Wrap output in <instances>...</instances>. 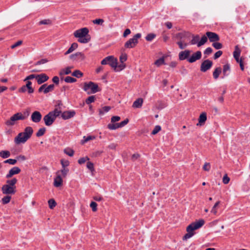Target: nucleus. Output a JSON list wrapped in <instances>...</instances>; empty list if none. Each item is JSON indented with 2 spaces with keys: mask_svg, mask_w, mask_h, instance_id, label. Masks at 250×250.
<instances>
[{
  "mask_svg": "<svg viewBox=\"0 0 250 250\" xmlns=\"http://www.w3.org/2000/svg\"><path fill=\"white\" fill-rule=\"evenodd\" d=\"M203 168L205 171H209L210 168V164L209 163H205Z\"/></svg>",
  "mask_w": 250,
  "mask_h": 250,
  "instance_id": "e2e57ef3",
  "label": "nucleus"
},
{
  "mask_svg": "<svg viewBox=\"0 0 250 250\" xmlns=\"http://www.w3.org/2000/svg\"><path fill=\"white\" fill-rule=\"evenodd\" d=\"M42 115L38 111H35L32 113L31 116V120L33 122L38 123L42 119Z\"/></svg>",
  "mask_w": 250,
  "mask_h": 250,
  "instance_id": "4468645a",
  "label": "nucleus"
},
{
  "mask_svg": "<svg viewBox=\"0 0 250 250\" xmlns=\"http://www.w3.org/2000/svg\"><path fill=\"white\" fill-rule=\"evenodd\" d=\"M46 131V129L45 127H42L40 128L38 132L36 133V136L38 137H41L44 135Z\"/></svg>",
  "mask_w": 250,
  "mask_h": 250,
  "instance_id": "c9c22d12",
  "label": "nucleus"
},
{
  "mask_svg": "<svg viewBox=\"0 0 250 250\" xmlns=\"http://www.w3.org/2000/svg\"><path fill=\"white\" fill-rule=\"evenodd\" d=\"M161 127L160 125H156L155 126L154 128L153 129V130H152V131L151 132V134L155 135L158 132H159L161 130Z\"/></svg>",
  "mask_w": 250,
  "mask_h": 250,
  "instance_id": "8fccbe9b",
  "label": "nucleus"
},
{
  "mask_svg": "<svg viewBox=\"0 0 250 250\" xmlns=\"http://www.w3.org/2000/svg\"><path fill=\"white\" fill-rule=\"evenodd\" d=\"M64 81L67 83H72L76 82V79L70 76L66 77L64 79Z\"/></svg>",
  "mask_w": 250,
  "mask_h": 250,
  "instance_id": "79ce46f5",
  "label": "nucleus"
},
{
  "mask_svg": "<svg viewBox=\"0 0 250 250\" xmlns=\"http://www.w3.org/2000/svg\"><path fill=\"white\" fill-rule=\"evenodd\" d=\"M90 207L92 208L93 211H96L97 210V204L95 202H91L90 204Z\"/></svg>",
  "mask_w": 250,
  "mask_h": 250,
  "instance_id": "5fc2aeb1",
  "label": "nucleus"
},
{
  "mask_svg": "<svg viewBox=\"0 0 250 250\" xmlns=\"http://www.w3.org/2000/svg\"><path fill=\"white\" fill-rule=\"evenodd\" d=\"M86 167L88 169H89L91 172L94 171V167L93 163L91 162H88L86 164Z\"/></svg>",
  "mask_w": 250,
  "mask_h": 250,
  "instance_id": "3c124183",
  "label": "nucleus"
},
{
  "mask_svg": "<svg viewBox=\"0 0 250 250\" xmlns=\"http://www.w3.org/2000/svg\"><path fill=\"white\" fill-rule=\"evenodd\" d=\"M17 162V159H9L4 161V163L5 164H9L12 165H14L16 164Z\"/></svg>",
  "mask_w": 250,
  "mask_h": 250,
  "instance_id": "c03bdc74",
  "label": "nucleus"
},
{
  "mask_svg": "<svg viewBox=\"0 0 250 250\" xmlns=\"http://www.w3.org/2000/svg\"><path fill=\"white\" fill-rule=\"evenodd\" d=\"M63 151L65 154L70 157H72L74 155V151L72 149L70 148H66L64 149Z\"/></svg>",
  "mask_w": 250,
  "mask_h": 250,
  "instance_id": "7c9ffc66",
  "label": "nucleus"
},
{
  "mask_svg": "<svg viewBox=\"0 0 250 250\" xmlns=\"http://www.w3.org/2000/svg\"><path fill=\"white\" fill-rule=\"evenodd\" d=\"M83 89L88 94L95 93L100 91L98 84L92 82L85 83Z\"/></svg>",
  "mask_w": 250,
  "mask_h": 250,
  "instance_id": "39448f33",
  "label": "nucleus"
},
{
  "mask_svg": "<svg viewBox=\"0 0 250 250\" xmlns=\"http://www.w3.org/2000/svg\"><path fill=\"white\" fill-rule=\"evenodd\" d=\"M213 64L212 62L209 60L204 61L201 64L200 71L205 72L211 68Z\"/></svg>",
  "mask_w": 250,
  "mask_h": 250,
  "instance_id": "9d476101",
  "label": "nucleus"
},
{
  "mask_svg": "<svg viewBox=\"0 0 250 250\" xmlns=\"http://www.w3.org/2000/svg\"><path fill=\"white\" fill-rule=\"evenodd\" d=\"M202 56V53L200 51H197L195 53H193L191 57L188 59V61L190 63H193L201 59Z\"/></svg>",
  "mask_w": 250,
  "mask_h": 250,
  "instance_id": "2eb2a0df",
  "label": "nucleus"
},
{
  "mask_svg": "<svg viewBox=\"0 0 250 250\" xmlns=\"http://www.w3.org/2000/svg\"><path fill=\"white\" fill-rule=\"evenodd\" d=\"M77 61H83L85 59L84 54L81 52H77Z\"/></svg>",
  "mask_w": 250,
  "mask_h": 250,
  "instance_id": "de8ad7c7",
  "label": "nucleus"
},
{
  "mask_svg": "<svg viewBox=\"0 0 250 250\" xmlns=\"http://www.w3.org/2000/svg\"><path fill=\"white\" fill-rule=\"evenodd\" d=\"M33 133V129L31 126H27L24 129L23 132L19 133L15 138L14 142L17 145L24 144L30 138Z\"/></svg>",
  "mask_w": 250,
  "mask_h": 250,
  "instance_id": "f257e3e1",
  "label": "nucleus"
},
{
  "mask_svg": "<svg viewBox=\"0 0 250 250\" xmlns=\"http://www.w3.org/2000/svg\"><path fill=\"white\" fill-rule=\"evenodd\" d=\"M206 36L207 38H208L209 41L212 42H218L220 40L218 35L214 32H207Z\"/></svg>",
  "mask_w": 250,
  "mask_h": 250,
  "instance_id": "ddd939ff",
  "label": "nucleus"
},
{
  "mask_svg": "<svg viewBox=\"0 0 250 250\" xmlns=\"http://www.w3.org/2000/svg\"><path fill=\"white\" fill-rule=\"evenodd\" d=\"M101 64L102 65L108 64L114 68L117 67V60L112 56H107L101 61Z\"/></svg>",
  "mask_w": 250,
  "mask_h": 250,
  "instance_id": "1a4fd4ad",
  "label": "nucleus"
},
{
  "mask_svg": "<svg viewBox=\"0 0 250 250\" xmlns=\"http://www.w3.org/2000/svg\"><path fill=\"white\" fill-rule=\"evenodd\" d=\"M95 99L94 96H91L88 97V98L86 100L85 102L87 104H90L94 102Z\"/></svg>",
  "mask_w": 250,
  "mask_h": 250,
  "instance_id": "603ef678",
  "label": "nucleus"
},
{
  "mask_svg": "<svg viewBox=\"0 0 250 250\" xmlns=\"http://www.w3.org/2000/svg\"><path fill=\"white\" fill-rule=\"evenodd\" d=\"M212 46L216 49H220L222 48L223 45L222 44L217 42H213L212 43Z\"/></svg>",
  "mask_w": 250,
  "mask_h": 250,
  "instance_id": "49530a36",
  "label": "nucleus"
},
{
  "mask_svg": "<svg viewBox=\"0 0 250 250\" xmlns=\"http://www.w3.org/2000/svg\"><path fill=\"white\" fill-rule=\"evenodd\" d=\"M221 73V68L220 67L216 68L213 72V76L215 79L218 78L219 75Z\"/></svg>",
  "mask_w": 250,
  "mask_h": 250,
  "instance_id": "c85d7f7f",
  "label": "nucleus"
},
{
  "mask_svg": "<svg viewBox=\"0 0 250 250\" xmlns=\"http://www.w3.org/2000/svg\"><path fill=\"white\" fill-rule=\"evenodd\" d=\"M49 208L53 209L57 205L56 201L53 199H51L48 201Z\"/></svg>",
  "mask_w": 250,
  "mask_h": 250,
  "instance_id": "ea45409f",
  "label": "nucleus"
},
{
  "mask_svg": "<svg viewBox=\"0 0 250 250\" xmlns=\"http://www.w3.org/2000/svg\"><path fill=\"white\" fill-rule=\"evenodd\" d=\"M32 83L30 81H28L26 85H25L28 90V93L29 94L34 92V89L31 87Z\"/></svg>",
  "mask_w": 250,
  "mask_h": 250,
  "instance_id": "c756f323",
  "label": "nucleus"
},
{
  "mask_svg": "<svg viewBox=\"0 0 250 250\" xmlns=\"http://www.w3.org/2000/svg\"><path fill=\"white\" fill-rule=\"evenodd\" d=\"M11 196L8 195L3 197L1 199L2 204L4 205L9 203L11 200Z\"/></svg>",
  "mask_w": 250,
  "mask_h": 250,
  "instance_id": "72a5a7b5",
  "label": "nucleus"
},
{
  "mask_svg": "<svg viewBox=\"0 0 250 250\" xmlns=\"http://www.w3.org/2000/svg\"><path fill=\"white\" fill-rule=\"evenodd\" d=\"M62 179L61 175H58L56 177L54 178V186L55 187H59L62 186Z\"/></svg>",
  "mask_w": 250,
  "mask_h": 250,
  "instance_id": "412c9836",
  "label": "nucleus"
},
{
  "mask_svg": "<svg viewBox=\"0 0 250 250\" xmlns=\"http://www.w3.org/2000/svg\"><path fill=\"white\" fill-rule=\"evenodd\" d=\"M229 70H230L229 64H225L223 66V72L224 76L228 75L227 72L229 71Z\"/></svg>",
  "mask_w": 250,
  "mask_h": 250,
  "instance_id": "4c0bfd02",
  "label": "nucleus"
},
{
  "mask_svg": "<svg viewBox=\"0 0 250 250\" xmlns=\"http://www.w3.org/2000/svg\"><path fill=\"white\" fill-rule=\"evenodd\" d=\"M107 127L110 130H115L117 128H120L119 123H113V124H109L107 125Z\"/></svg>",
  "mask_w": 250,
  "mask_h": 250,
  "instance_id": "2f4dec72",
  "label": "nucleus"
},
{
  "mask_svg": "<svg viewBox=\"0 0 250 250\" xmlns=\"http://www.w3.org/2000/svg\"><path fill=\"white\" fill-rule=\"evenodd\" d=\"M17 180L16 178H14L13 179H12L11 180H8L6 181V185H8L11 187H14V189H16V184L17 183Z\"/></svg>",
  "mask_w": 250,
  "mask_h": 250,
  "instance_id": "5701e85b",
  "label": "nucleus"
},
{
  "mask_svg": "<svg viewBox=\"0 0 250 250\" xmlns=\"http://www.w3.org/2000/svg\"><path fill=\"white\" fill-rule=\"evenodd\" d=\"M10 156V153L8 150H2L0 152V156L3 159L8 158Z\"/></svg>",
  "mask_w": 250,
  "mask_h": 250,
  "instance_id": "cd10ccee",
  "label": "nucleus"
},
{
  "mask_svg": "<svg viewBox=\"0 0 250 250\" xmlns=\"http://www.w3.org/2000/svg\"><path fill=\"white\" fill-rule=\"evenodd\" d=\"M129 122V120L128 119H125L123 121L120 122L119 123V125L120 126V128L123 127L124 126H125Z\"/></svg>",
  "mask_w": 250,
  "mask_h": 250,
  "instance_id": "bf43d9fd",
  "label": "nucleus"
},
{
  "mask_svg": "<svg viewBox=\"0 0 250 250\" xmlns=\"http://www.w3.org/2000/svg\"><path fill=\"white\" fill-rule=\"evenodd\" d=\"M177 44L181 49H183L184 48L186 47L188 45L187 43H186L184 44H183V42L181 41L178 42H177Z\"/></svg>",
  "mask_w": 250,
  "mask_h": 250,
  "instance_id": "69168bd1",
  "label": "nucleus"
},
{
  "mask_svg": "<svg viewBox=\"0 0 250 250\" xmlns=\"http://www.w3.org/2000/svg\"><path fill=\"white\" fill-rule=\"evenodd\" d=\"M127 60V55L126 54H123L120 57V61L122 63H124Z\"/></svg>",
  "mask_w": 250,
  "mask_h": 250,
  "instance_id": "052dcab7",
  "label": "nucleus"
},
{
  "mask_svg": "<svg viewBox=\"0 0 250 250\" xmlns=\"http://www.w3.org/2000/svg\"><path fill=\"white\" fill-rule=\"evenodd\" d=\"M165 64V57H162V58H160V59L157 60L154 62V64L156 65L157 67H159L162 64Z\"/></svg>",
  "mask_w": 250,
  "mask_h": 250,
  "instance_id": "393cba45",
  "label": "nucleus"
},
{
  "mask_svg": "<svg viewBox=\"0 0 250 250\" xmlns=\"http://www.w3.org/2000/svg\"><path fill=\"white\" fill-rule=\"evenodd\" d=\"M22 41H21V40L18 41L17 42H15L14 44L12 45L11 46V48L12 49H14V48H16V47L21 45L22 44Z\"/></svg>",
  "mask_w": 250,
  "mask_h": 250,
  "instance_id": "680f3d73",
  "label": "nucleus"
},
{
  "mask_svg": "<svg viewBox=\"0 0 250 250\" xmlns=\"http://www.w3.org/2000/svg\"><path fill=\"white\" fill-rule=\"evenodd\" d=\"M26 118V117L23 116L21 112H18L11 116L9 120L5 122V125L8 126L14 125L16 122L18 120H23Z\"/></svg>",
  "mask_w": 250,
  "mask_h": 250,
  "instance_id": "423d86ee",
  "label": "nucleus"
},
{
  "mask_svg": "<svg viewBox=\"0 0 250 250\" xmlns=\"http://www.w3.org/2000/svg\"><path fill=\"white\" fill-rule=\"evenodd\" d=\"M83 73L79 70H76L72 73V76L77 78H80L83 76Z\"/></svg>",
  "mask_w": 250,
  "mask_h": 250,
  "instance_id": "a19ab883",
  "label": "nucleus"
},
{
  "mask_svg": "<svg viewBox=\"0 0 250 250\" xmlns=\"http://www.w3.org/2000/svg\"><path fill=\"white\" fill-rule=\"evenodd\" d=\"M61 113V110L58 108H56L54 110L49 112L43 117V119L45 125L46 126L51 125L55 121L56 118L58 117Z\"/></svg>",
  "mask_w": 250,
  "mask_h": 250,
  "instance_id": "20e7f679",
  "label": "nucleus"
},
{
  "mask_svg": "<svg viewBox=\"0 0 250 250\" xmlns=\"http://www.w3.org/2000/svg\"><path fill=\"white\" fill-rule=\"evenodd\" d=\"M75 112L74 110L65 111L61 114V116L63 120H67L74 116Z\"/></svg>",
  "mask_w": 250,
  "mask_h": 250,
  "instance_id": "a211bd4d",
  "label": "nucleus"
},
{
  "mask_svg": "<svg viewBox=\"0 0 250 250\" xmlns=\"http://www.w3.org/2000/svg\"><path fill=\"white\" fill-rule=\"evenodd\" d=\"M189 33L188 32H181V33H179L176 34V37L178 39H180V40H181L183 39L184 38H186V37H187L188 36V35H189Z\"/></svg>",
  "mask_w": 250,
  "mask_h": 250,
  "instance_id": "bb28decb",
  "label": "nucleus"
},
{
  "mask_svg": "<svg viewBox=\"0 0 250 250\" xmlns=\"http://www.w3.org/2000/svg\"><path fill=\"white\" fill-rule=\"evenodd\" d=\"M141 37V33L135 34L133 38L128 40L125 44V47L126 48L134 47L138 42V39Z\"/></svg>",
  "mask_w": 250,
  "mask_h": 250,
  "instance_id": "6e6552de",
  "label": "nucleus"
},
{
  "mask_svg": "<svg viewBox=\"0 0 250 250\" xmlns=\"http://www.w3.org/2000/svg\"><path fill=\"white\" fill-rule=\"evenodd\" d=\"M89 30L87 28L84 27L76 30L74 33V35L76 38H78V42L86 43L90 40V37L88 35Z\"/></svg>",
  "mask_w": 250,
  "mask_h": 250,
  "instance_id": "7ed1b4c3",
  "label": "nucleus"
},
{
  "mask_svg": "<svg viewBox=\"0 0 250 250\" xmlns=\"http://www.w3.org/2000/svg\"><path fill=\"white\" fill-rule=\"evenodd\" d=\"M78 45L77 43L74 42L73 43L68 50L64 53V54L67 55L71 52H72L74 50H75L76 48H77Z\"/></svg>",
  "mask_w": 250,
  "mask_h": 250,
  "instance_id": "b1692460",
  "label": "nucleus"
},
{
  "mask_svg": "<svg viewBox=\"0 0 250 250\" xmlns=\"http://www.w3.org/2000/svg\"><path fill=\"white\" fill-rule=\"evenodd\" d=\"M156 37V35L154 33H149L147 35L145 39L147 41L151 42Z\"/></svg>",
  "mask_w": 250,
  "mask_h": 250,
  "instance_id": "58836bf2",
  "label": "nucleus"
},
{
  "mask_svg": "<svg viewBox=\"0 0 250 250\" xmlns=\"http://www.w3.org/2000/svg\"><path fill=\"white\" fill-rule=\"evenodd\" d=\"M54 88V85L53 84H50L48 85L47 86L45 87V88L44 89L43 91V93L44 94H46L50 91H52L53 90Z\"/></svg>",
  "mask_w": 250,
  "mask_h": 250,
  "instance_id": "473e14b6",
  "label": "nucleus"
},
{
  "mask_svg": "<svg viewBox=\"0 0 250 250\" xmlns=\"http://www.w3.org/2000/svg\"><path fill=\"white\" fill-rule=\"evenodd\" d=\"M190 53V51L188 50H185L180 52L179 54V59L180 61L185 60L186 59L188 60L189 58V56Z\"/></svg>",
  "mask_w": 250,
  "mask_h": 250,
  "instance_id": "aec40b11",
  "label": "nucleus"
},
{
  "mask_svg": "<svg viewBox=\"0 0 250 250\" xmlns=\"http://www.w3.org/2000/svg\"><path fill=\"white\" fill-rule=\"evenodd\" d=\"M51 23V21L48 19L43 20L39 22L40 25H42V24L48 25V24H50Z\"/></svg>",
  "mask_w": 250,
  "mask_h": 250,
  "instance_id": "6e6d98bb",
  "label": "nucleus"
},
{
  "mask_svg": "<svg viewBox=\"0 0 250 250\" xmlns=\"http://www.w3.org/2000/svg\"><path fill=\"white\" fill-rule=\"evenodd\" d=\"M199 39L200 37L198 35H192V39L190 42V44L192 45L197 44L198 47H200L205 44L208 41L207 37L205 35L202 36L200 41Z\"/></svg>",
  "mask_w": 250,
  "mask_h": 250,
  "instance_id": "0eeeda50",
  "label": "nucleus"
},
{
  "mask_svg": "<svg viewBox=\"0 0 250 250\" xmlns=\"http://www.w3.org/2000/svg\"><path fill=\"white\" fill-rule=\"evenodd\" d=\"M120 117L119 116H113L111 118V122L112 123H114L116 122H118L120 120Z\"/></svg>",
  "mask_w": 250,
  "mask_h": 250,
  "instance_id": "0e129e2a",
  "label": "nucleus"
},
{
  "mask_svg": "<svg viewBox=\"0 0 250 250\" xmlns=\"http://www.w3.org/2000/svg\"><path fill=\"white\" fill-rule=\"evenodd\" d=\"M21 169L17 167H14L10 169L8 173L6 175V178L12 177L14 175L18 174L21 172Z\"/></svg>",
  "mask_w": 250,
  "mask_h": 250,
  "instance_id": "f3484780",
  "label": "nucleus"
},
{
  "mask_svg": "<svg viewBox=\"0 0 250 250\" xmlns=\"http://www.w3.org/2000/svg\"><path fill=\"white\" fill-rule=\"evenodd\" d=\"M207 114L206 112H202L199 116L198 119V123L197 124V126H203L205 124L207 121Z\"/></svg>",
  "mask_w": 250,
  "mask_h": 250,
  "instance_id": "6ab92c4d",
  "label": "nucleus"
},
{
  "mask_svg": "<svg viewBox=\"0 0 250 250\" xmlns=\"http://www.w3.org/2000/svg\"><path fill=\"white\" fill-rule=\"evenodd\" d=\"M49 79V77L44 73L37 75V82L39 84L46 82Z\"/></svg>",
  "mask_w": 250,
  "mask_h": 250,
  "instance_id": "dca6fc26",
  "label": "nucleus"
},
{
  "mask_svg": "<svg viewBox=\"0 0 250 250\" xmlns=\"http://www.w3.org/2000/svg\"><path fill=\"white\" fill-rule=\"evenodd\" d=\"M95 139V137L94 136H83V140H81V144H84L88 141Z\"/></svg>",
  "mask_w": 250,
  "mask_h": 250,
  "instance_id": "a878e982",
  "label": "nucleus"
},
{
  "mask_svg": "<svg viewBox=\"0 0 250 250\" xmlns=\"http://www.w3.org/2000/svg\"><path fill=\"white\" fill-rule=\"evenodd\" d=\"M1 191L4 194H14L16 191V189H14V187H11L5 184L1 187Z\"/></svg>",
  "mask_w": 250,
  "mask_h": 250,
  "instance_id": "f8f14e48",
  "label": "nucleus"
},
{
  "mask_svg": "<svg viewBox=\"0 0 250 250\" xmlns=\"http://www.w3.org/2000/svg\"><path fill=\"white\" fill-rule=\"evenodd\" d=\"M212 52V49L211 47H209L207 48L204 52L205 55H208Z\"/></svg>",
  "mask_w": 250,
  "mask_h": 250,
  "instance_id": "338daca9",
  "label": "nucleus"
},
{
  "mask_svg": "<svg viewBox=\"0 0 250 250\" xmlns=\"http://www.w3.org/2000/svg\"><path fill=\"white\" fill-rule=\"evenodd\" d=\"M233 55L236 61L239 63L241 70L243 71L244 70V66L242 59H239V56L240 55V51L238 48L237 46H236L235 50L233 52Z\"/></svg>",
  "mask_w": 250,
  "mask_h": 250,
  "instance_id": "9b49d317",
  "label": "nucleus"
},
{
  "mask_svg": "<svg viewBox=\"0 0 250 250\" xmlns=\"http://www.w3.org/2000/svg\"><path fill=\"white\" fill-rule=\"evenodd\" d=\"M71 72V71L70 70V68L68 67H66L65 69H63L60 72V75H67V74H70Z\"/></svg>",
  "mask_w": 250,
  "mask_h": 250,
  "instance_id": "e433bc0d",
  "label": "nucleus"
},
{
  "mask_svg": "<svg viewBox=\"0 0 250 250\" xmlns=\"http://www.w3.org/2000/svg\"><path fill=\"white\" fill-rule=\"evenodd\" d=\"M230 181V178L227 174H225L223 177V183L224 184H228Z\"/></svg>",
  "mask_w": 250,
  "mask_h": 250,
  "instance_id": "864d4df0",
  "label": "nucleus"
},
{
  "mask_svg": "<svg viewBox=\"0 0 250 250\" xmlns=\"http://www.w3.org/2000/svg\"><path fill=\"white\" fill-rule=\"evenodd\" d=\"M111 109L109 106H105L103 107L100 110V114H104L105 113L108 112Z\"/></svg>",
  "mask_w": 250,
  "mask_h": 250,
  "instance_id": "f704fd0d",
  "label": "nucleus"
},
{
  "mask_svg": "<svg viewBox=\"0 0 250 250\" xmlns=\"http://www.w3.org/2000/svg\"><path fill=\"white\" fill-rule=\"evenodd\" d=\"M143 103V99L142 98H138L135 100L132 104L134 108H140L142 107Z\"/></svg>",
  "mask_w": 250,
  "mask_h": 250,
  "instance_id": "4be33fe9",
  "label": "nucleus"
},
{
  "mask_svg": "<svg viewBox=\"0 0 250 250\" xmlns=\"http://www.w3.org/2000/svg\"><path fill=\"white\" fill-rule=\"evenodd\" d=\"M205 221L203 219H200L197 222H193L188 225L187 228L188 232L183 237V240H187L191 238L193 235V231L201 228L204 225Z\"/></svg>",
  "mask_w": 250,
  "mask_h": 250,
  "instance_id": "f03ea898",
  "label": "nucleus"
},
{
  "mask_svg": "<svg viewBox=\"0 0 250 250\" xmlns=\"http://www.w3.org/2000/svg\"><path fill=\"white\" fill-rule=\"evenodd\" d=\"M92 22L95 24L103 25L104 22V20L102 19H96L92 21Z\"/></svg>",
  "mask_w": 250,
  "mask_h": 250,
  "instance_id": "a18cd8bd",
  "label": "nucleus"
},
{
  "mask_svg": "<svg viewBox=\"0 0 250 250\" xmlns=\"http://www.w3.org/2000/svg\"><path fill=\"white\" fill-rule=\"evenodd\" d=\"M219 204H220V202L218 201L214 204V205L213 206V207H212V208L210 211V212L211 213H212L213 214H214L215 215L216 214V213L217 212L216 208L219 205Z\"/></svg>",
  "mask_w": 250,
  "mask_h": 250,
  "instance_id": "09e8293b",
  "label": "nucleus"
},
{
  "mask_svg": "<svg viewBox=\"0 0 250 250\" xmlns=\"http://www.w3.org/2000/svg\"><path fill=\"white\" fill-rule=\"evenodd\" d=\"M89 159L88 157H82L79 159L78 163L80 165L84 164L86 161L89 160Z\"/></svg>",
  "mask_w": 250,
  "mask_h": 250,
  "instance_id": "4d7b16f0",
  "label": "nucleus"
},
{
  "mask_svg": "<svg viewBox=\"0 0 250 250\" xmlns=\"http://www.w3.org/2000/svg\"><path fill=\"white\" fill-rule=\"evenodd\" d=\"M48 62V60L46 59H42L39 61H38L37 62H36V63L35 64V65H41V64H44L46 62Z\"/></svg>",
  "mask_w": 250,
  "mask_h": 250,
  "instance_id": "13d9d810",
  "label": "nucleus"
},
{
  "mask_svg": "<svg viewBox=\"0 0 250 250\" xmlns=\"http://www.w3.org/2000/svg\"><path fill=\"white\" fill-rule=\"evenodd\" d=\"M125 67V64H124V63H122V64L118 65V64L117 65V67L114 68V69L115 71H120L122 70H123Z\"/></svg>",
  "mask_w": 250,
  "mask_h": 250,
  "instance_id": "37998d69",
  "label": "nucleus"
},
{
  "mask_svg": "<svg viewBox=\"0 0 250 250\" xmlns=\"http://www.w3.org/2000/svg\"><path fill=\"white\" fill-rule=\"evenodd\" d=\"M69 170L68 168L65 167H62V169L61 170V173L63 177H65L68 172Z\"/></svg>",
  "mask_w": 250,
  "mask_h": 250,
  "instance_id": "774afa93",
  "label": "nucleus"
}]
</instances>
